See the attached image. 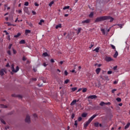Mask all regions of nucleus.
Wrapping results in <instances>:
<instances>
[{
    "instance_id": "1",
    "label": "nucleus",
    "mask_w": 130,
    "mask_h": 130,
    "mask_svg": "<svg viewBox=\"0 0 130 130\" xmlns=\"http://www.w3.org/2000/svg\"><path fill=\"white\" fill-rule=\"evenodd\" d=\"M96 116H98V114H94L93 115H92L88 120V121H87L85 123H84V127H87V126H88V125H89V124H90V123H91V122L92 121V120H93L94 118H95V117H96Z\"/></svg>"
},
{
    "instance_id": "2",
    "label": "nucleus",
    "mask_w": 130,
    "mask_h": 130,
    "mask_svg": "<svg viewBox=\"0 0 130 130\" xmlns=\"http://www.w3.org/2000/svg\"><path fill=\"white\" fill-rule=\"evenodd\" d=\"M108 18V17L106 16L97 17L94 21V23H98L99 22H102V21H106V20H107Z\"/></svg>"
},
{
    "instance_id": "3",
    "label": "nucleus",
    "mask_w": 130,
    "mask_h": 130,
    "mask_svg": "<svg viewBox=\"0 0 130 130\" xmlns=\"http://www.w3.org/2000/svg\"><path fill=\"white\" fill-rule=\"evenodd\" d=\"M11 70L13 73H17L19 71V67L17 66L16 68V70H15V68H14V66H12L11 67Z\"/></svg>"
},
{
    "instance_id": "4",
    "label": "nucleus",
    "mask_w": 130,
    "mask_h": 130,
    "mask_svg": "<svg viewBox=\"0 0 130 130\" xmlns=\"http://www.w3.org/2000/svg\"><path fill=\"white\" fill-rule=\"evenodd\" d=\"M105 59L106 60V61L109 62V61H113V58H111V57H109V56H106L105 58Z\"/></svg>"
},
{
    "instance_id": "5",
    "label": "nucleus",
    "mask_w": 130,
    "mask_h": 130,
    "mask_svg": "<svg viewBox=\"0 0 130 130\" xmlns=\"http://www.w3.org/2000/svg\"><path fill=\"white\" fill-rule=\"evenodd\" d=\"M111 103L110 102L105 103L104 102H102L100 103V106H104V105H110Z\"/></svg>"
},
{
    "instance_id": "6",
    "label": "nucleus",
    "mask_w": 130,
    "mask_h": 130,
    "mask_svg": "<svg viewBox=\"0 0 130 130\" xmlns=\"http://www.w3.org/2000/svg\"><path fill=\"white\" fill-rule=\"evenodd\" d=\"M31 121L30 119V116L29 115H27L26 118H25V122H27L28 123H30V122Z\"/></svg>"
},
{
    "instance_id": "7",
    "label": "nucleus",
    "mask_w": 130,
    "mask_h": 130,
    "mask_svg": "<svg viewBox=\"0 0 130 130\" xmlns=\"http://www.w3.org/2000/svg\"><path fill=\"white\" fill-rule=\"evenodd\" d=\"M90 21L91 20L89 19H86L85 20L82 21V24H89V23H90Z\"/></svg>"
},
{
    "instance_id": "8",
    "label": "nucleus",
    "mask_w": 130,
    "mask_h": 130,
    "mask_svg": "<svg viewBox=\"0 0 130 130\" xmlns=\"http://www.w3.org/2000/svg\"><path fill=\"white\" fill-rule=\"evenodd\" d=\"M97 98V96L95 95H89L88 96V99H96Z\"/></svg>"
},
{
    "instance_id": "9",
    "label": "nucleus",
    "mask_w": 130,
    "mask_h": 130,
    "mask_svg": "<svg viewBox=\"0 0 130 130\" xmlns=\"http://www.w3.org/2000/svg\"><path fill=\"white\" fill-rule=\"evenodd\" d=\"M106 17H108L107 20H110V22H113L114 19L112 17H111V16H106Z\"/></svg>"
},
{
    "instance_id": "10",
    "label": "nucleus",
    "mask_w": 130,
    "mask_h": 130,
    "mask_svg": "<svg viewBox=\"0 0 130 130\" xmlns=\"http://www.w3.org/2000/svg\"><path fill=\"white\" fill-rule=\"evenodd\" d=\"M6 72V71H5L4 69H2L0 71V75L1 76H4V75H5V73Z\"/></svg>"
},
{
    "instance_id": "11",
    "label": "nucleus",
    "mask_w": 130,
    "mask_h": 130,
    "mask_svg": "<svg viewBox=\"0 0 130 130\" xmlns=\"http://www.w3.org/2000/svg\"><path fill=\"white\" fill-rule=\"evenodd\" d=\"M101 72V68H98L95 70V72L97 75H99V73Z\"/></svg>"
},
{
    "instance_id": "12",
    "label": "nucleus",
    "mask_w": 130,
    "mask_h": 130,
    "mask_svg": "<svg viewBox=\"0 0 130 130\" xmlns=\"http://www.w3.org/2000/svg\"><path fill=\"white\" fill-rule=\"evenodd\" d=\"M78 101H77V100H73V101L72 102V103H71V105H75V104H76V103L77 102H78Z\"/></svg>"
},
{
    "instance_id": "13",
    "label": "nucleus",
    "mask_w": 130,
    "mask_h": 130,
    "mask_svg": "<svg viewBox=\"0 0 130 130\" xmlns=\"http://www.w3.org/2000/svg\"><path fill=\"white\" fill-rule=\"evenodd\" d=\"M29 33H31V30H29V29H26L25 31V34L26 35H28V34H29Z\"/></svg>"
},
{
    "instance_id": "14",
    "label": "nucleus",
    "mask_w": 130,
    "mask_h": 130,
    "mask_svg": "<svg viewBox=\"0 0 130 130\" xmlns=\"http://www.w3.org/2000/svg\"><path fill=\"white\" fill-rule=\"evenodd\" d=\"M118 56V52H117V51H116V50H115V53L114 55V57L115 58H116V57H117Z\"/></svg>"
},
{
    "instance_id": "15",
    "label": "nucleus",
    "mask_w": 130,
    "mask_h": 130,
    "mask_svg": "<svg viewBox=\"0 0 130 130\" xmlns=\"http://www.w3.org/2000/svg\"><path fill=\"white\" fill-rule=\"evenodd\" d=\"M94 126L95 127H99V122H96L94 123Z\"/></svg>"
},
{
    "instance_id": "16",
    "label": "nucleus",
    "mask_w": 130,
    "mask_h": 130,
    "mask_svg": "<svg viewBox=\"0 0 130 130\" xmlns=\"http://www.w3.org/2000/svg\"><path fill=\"white\" fill-rule=\"evenodd\" d=\"M26 42H25V40H22L19 42V44H25Z\"/></svg>"
},
{
    "instance_id": "17",
    "label": "nucleus",
    "mask_w": 130,
    "mask_h": 130,
    "mask_svg": "<svg viewBox=\"0 0 130 130\" xmlns=\"http://www.w3.org/2000/svg\"><path fill=\"white\" fill-rule=\"evenodd\" d=\"M20 36H21V33L18 32L17 35H15L14 36V38H18V37H20Z\"/></svg>"
},
{
    "instance_id": "18",
    "label": "nucleus",
    "mask_w": 130,
    "mask_h": 130,
    "mask_svg": "<svg viewBox=\"0 0 130 130\" xmlns=\"http://www.w3.org/2000/svg\"><path fill=\"white\" fill-rule=\"evenodd\" d=\"M99 49H100V47H96L95 49L93 50V51H95V52H99Z\"/></svg>"
},
{
    "instance_id": "19",
    "label": "nucleus",
    "mask_w": 130,
    "mask_h": 130,
    "mask_svg": "<svg viewBox=\"0 0 130 130\" xmlns=\"http://www.w3.org/2000/svg\"><path fill=\"white\" fill-rule=\"evenodd\" d=\"M87 115H88V114L87 113H83L82 114L81 116L82 117H87Z\"/></svg>"
},
{
    "instance_id": "20",
    "label": "nucleus",
    "mask_w": 130,
    "mask_h": 130,
    "mask_svg": "<svg viewBox=\"0 0 130 130\" xmlns=\"http://www.w3.org/2000/svg\"><path fill=\"white\" fill-rule=\"evenodd\" d=\"M26 24L29 26V27H33V24H32V23L29 22L28 21H26Z\"/></svg>"
},
{
    "instance_id": "21",
    "label": "nucleus",
    "mask_w": 130,
    "mask_h": 130,
    "mask_svg": "<svg viewBox=\"0 0 130 130\" xmlns=\"http://www.w3.org/2000/svg\"><path fill=\"white\" fill-rule=\"evenodd\" d=\"M56 29H58V28H61V24H58L55 26Z\"/></svg>"
},
{
    "instance_id": "22",
    "label": "nucleus",
    "mask_w": 130,
    "mask_h": 130,
    "mask_svg": "<svg viewBox=\"0 0 130 130\" xmlns=\"http://www.w3.org/2000/svg\"><path fill=\"white\" fill-rule=\"evenodd\" d=\"M130 123H127V124L125 126V129H127L128 127H129Z\"/></svg>"
},
{
    "instance_id": "23",
    "label": "nucleus",
    "mask_w": 130,
    "mask_h": 130,
    "mask_svg": "<svg viewBox=\"0 0 130 130\" xmlns=\"http://www.w3.org/2000/svg\"><path fill=\"white\" fill-rule=\"evenodd\" d=\"M94 16V13L93 12H91L89 15V18H92Z\"/></svg>"
},
{
    "instance_id": "24",
    "label": "nucleus",
    "mask_w": 130,
    "mask_h": 130,
    "mask_svg": "<svg viewBox=\"0 0 130 130\" xmlns=\"http://www.w3.org/2000/svg\"><path fill=\"white\" fill-rule=\"evenodd\" d=\"M54 4V1H51L49 4V6L51 7L52 5Z\"/></svg>"
},
{
    "instance_id": "25",
    "label": "nucleus",
    "mask_w": 130,
    "mask_h": 130,
    "mask_svg": "<svg viewBox=\"0 0 130 130\" xmlns=\"http://www.w3.org/2000/svg\"><path fill=\"white\" fill-rule=\"evenodd\" d=\"M116 100L117 101V102H121V99L120 98H117Z\"/></svg>"
},
{
    "instance_id": "26",
    "label": "nucleus",
    "mask_w": 130,
    "mask_h": 130,
    "mask_svg": "<svg viewBox=\"0 0 130 130\" xmlns=\"http://www.w3.org/2000/svg\"><path fill=\"white\" fill-rule=\"evenodd\" d=\"M43 55H44L45 57L48 56V54L47 52H44L43 53Z\"/></svg>"
},
{
    "instance_id": "27",
    "label": "nucleus",
    "mask_w": 130,
    "mask_h": 130,
    "mask_svg": "<svg viewBox=\"0 0 130 130\" xmlns=\"http://www.w3.org/2000/svg\"><path fill=\"white\" fill-rule=\"evenodd\" d=\"M117 26L118 27V28H120V29H121V28H122V24H117Z\"/></svg>"
},
{
    "instance_id": "28",
    "label": "nucleus",
    "mask_w": 130,
    "mask_h": 130,
    "mask_svg": "<svg viewBox=\"0 0 130 130\" xmlns=\"http://www.w3.org/2000/svg\"><path fill=\"white\" fill-rule=\"evenodd\" d=\"M70 9V6H65L63 8V10H68Z\"/></svg>"
},
{
    "instance_id": "29",
    "label": "nucleus",
    "mask_w": 130,
    "mask_h": 130,
    "mask_svg": "<svg viewBox=\"0 0 130 130\" xmlns=\"http://www.w3.org/2000/svg\"><path fill=\"white\" fill-rule=\"evenodd\" d=\"M42 23H44V20H41L40 22L39 23V25H42Z\"/></svg>"
},
{
    "instance_id": "30",
    "label": "nucleus",
    "mask_w": 130,
    "mask_h": 130,
    "mask_svg": "<svg viewBox=\"0 0 130 130\" xmlns=\"http://www.w3.org/2000/svg\"><path fill=\"white\" fill-rule=\"evenodd\" d=\"M69 83H70V80L67 79L64 81V84H68Z\"/></svg>"
},
{
    "instance_id": "31",
    "label": "nucleus",
    "mask_w": 130,
    "mask_h": 130,
    "mask_svg": "<svg viewBox=\"0 0 130 130\" xmlns=\"http://www.w3.org/2000/svg\"><path fill=\"white\" fill-rule=\"evenodd\" d=\"M81 30H82V28H78V30H77V34H79L81 32Z\"/></svg>"
},
{
    "instance_id": "32",
    "label": "nucleus",
    "mask_w": 130,
    "mask_h": 130,
    "mask_svg": "<svg viewBox=\"0 0 130 130\" xmlns=\"http://www.w3.org/2000/svg\"><path fill=\"white\" fill-rule=\"evenodd\" d=\"M101 31L104 35H105V29H102Z\"/></svg>"
},
{
    "instance_id": "33",
    "label": "nucleus",
    "mask_w": 130,
    "mask_h": 130,
    "mask_svg": "<svg viewBox=\"0 0 130 130\" xmlns=\"http://www.w3.org/2000/svg\"><path fill=\"white\" fill-rule=\"evenodd\" d=\"M93 46H94V43H91L90 44V46H89V49H91V48H92V47H93Z\"/></svg>"
},
{
    "instance_id": "34",
    "label": "nucleus",
    "mask_w": 130,
    "mask_h": 130,
    "mask_svg": "<svg viewBox=\"0 0 130 130\" xmlns=\"http://www.w3.org/2000/svg\"><path fill=\"white\" fill-rule=\"evenodd\" d=\"M87 88H84L83 89V90H82V92H83V93H85V92H86V91H87Z\"/></svg>"
},
{
    "instance_id": "35",
    "label": "nucleus",
    "mask_w": 130,
    "mask_h": 130,
    "mask_svg": "<svg viewBox=\"0 0 130 130\" xmlns=\"http://www.w3.org/2000/svg\"><path fill=\"white\" fill-rule=\"evenodd\" d=\"M1 108H7V106H5L4 105H1Z\"/></svg>"
},
{
    "instance_id": "36",
    "label": "nucleus",
    "mask_w": 130,
    "mask_h": 130,
    "mask_svg": "<svg viewBox=\"0 0 130 130\" xmlns=\"http://www.w3.org/2000/svg\"><path fill=\"white\" fill-rule=\"evenodd\" d=\"M77 87H73L72 88V92H75V91H76V90H77Z\"/></svg>"
},
{
    "instance_id": "37",
    "label": "nucleus",
    "mask_w": 130,
    "mask_h": 130,
    "mask_svg": "<svg viewBox=\"0 0 130 130\" xmlns=\"http://www.w3.org/2000/svg\"><path fill=\"white\" fill-rule=\"evenodd\" d=\"M74 125H75L76 126V127H77V126H78V121H77V120L75 121Z\"/></svg>"
},
{
    "instance_id": "38",
    "label": "nucleus",
    "mask_w": 130,
    "mask_h": 130,
    "mask_svg": "<svg viewBox=\"0 0 130 130\" xmlns=\"http://www.w3.org/2000/svg\"><path fill=\"white\" fill-rule=\"evenodd\" d=\"M12 50H13V54H16V53H17V51H16V50H15L14 49H13Z\"/></svg>"
},
{
    "instance_id": "39",
    "label": "nucleus",
    "mask_w": 130,
    "mask_h": 130,
    "mask_svg": "<svg viewBox=\"0 0 130 130\" xmlns=\"http://www.w3.org/2000/svg\"><path fill=\"white\" fill-rule=\"evenodd\" d=\"M24 6H29V2H26L24 3Z\"/></svg>"
},
{
    "instance_id": "40",
    "label": "nucleus",
    "mask_w": 130,
    "mask_h": 130,
    "mask_svg": "<svg viewBox=\"0 0 130 130\" xmlns=\"http://www.w3.org/2000/svg\"><path fill=\"white\" fill-rule=\"evenodd\" d=\"M64 75L65 76H68V71H67V70H66L65 71H64Z\"/></svg>"
},
{
    "instance_id": "41",
    "label": "nucleus",
    "mask_w": 130,
    "mask_h": 130,
    "mask_svg": "<svg viewBox=\"0 0 130 130\" xmlns=\"http://www.w3.org/2000/svg\"><path fill=\"white\" fill-rule=\"evenodd\" d=\"M1 122H2V123H3V124H6V121H5L4 119H1Z\"/></svg>"
},
{
    "instance_id": "42",
    "label": "nucleus",
    "mask_w": 130,
    "mask_h": 130,
    "mask_svg": "<svg viewBox=\"0 0 130 130\" xmlns=\"http://www.w3.org/2000/svg\"><path fill=\"white\" fill-rule=\"evenodd\" d=\"M12 46H13V45L12 44H10L9 46L8 47L9 49H11V48H12Z\"/></svg>"
},
{
    "instance_id": "43",
    "label": "nucleus",
    "mask_w": 130,
    "mask_h": 130,
    "mask_svg": "<svg viewBox=\"0 0 130 130\" xmlns=\"http://www.w3.org/2000/svg\"><path fill=\"white\" fill-rule=\"evenodd\" d=\"M4 33H5L6 35H9V32H8L7 30H4Z\"/></svg>"
},
{
    "instance_id": "44",
    "label": "nucleus",
    "mask_w": 130,
    "mask_h": 130,
    "mask_svg": "<svg viewBox=\"0 0 130 130\" xmlns=\"http://www.w3.org/2000/svg\"><path fill=\"white\" fill-rule=\"evenodd\" d=\"M7 53L9 54V55H11V53L10 50H8L7 51Z\"/></svg>"
},
{
    "instance_id": "45",
    "label": "nucleus",
    "mask_w": 130,
    "mask_h": 130,
    "mask_svg": "<svg viewBox=\"0 0 130 130\" xmlns=\"http://www.w3.org/2000/svg\"><path fill=\"white\" fill-rule=\"evenodd\" d=\"M112 74V71H108V75H111Z\"/></svg>"
},
{
    "instance_id": "46",
    "label": "nucleus",
    "mask_w": 130,
    "mask_h": 130,
    "mask_svg": "<svg viewBox=\"0 0 130 130\" xmlns=\"http://www.w3.org/2000/svg\"><path fill=\"white\" fill-rule=\"evenodd\" d=\"M111 46L113 49H115V46L113 45H111Z\"/></svg>"
},
{
    "instance_id": "47",
    "label": "nucleus",
    "mask_w": 130,
    "mask_h": 130,
    "mask_svg": "<svg viewBox=\"0 0 130 130\" xmlns=\"http://www.w3.org/2000/svg\"><path fill=\"white\" fill-rule=\"evenodd\" d=\"M116 91H117L116 89H113V90H112V93H114V92H115Z\"/></svg>"
},
{
    "instance_id": "48",
    "label": "nucleus",
    "mask_w": 130,
    "mask_h": 130,
    "mask_svg": "<svg viewBox=\"0 0 130 130\" xmlns=\"http://www.w3.org/2000/svg\"><path fill=\"white\" fill-rule=\"evenodd\" d=\"M43 66H44V67H47L48 64H46V63L44 62V63H43Z\"/></svg>"
},
{
    "instance_id": "49",
    "label": "nucleus",
    "mask_w": 130,
    "mask_h": 130,
    "mask_svg": "<svg viewBox=\"0 0 130 130\" xmlns=\"http://www.w3.org/2000/svg\"><path fill=\"white\" fill-rule=\"evenodd\" d=\"M35 6H36V7H39V4H38L37 3H35Z\"/></svg>"
},
{
    "instance_id": "50",
    "label": "nucleus",
    "mask_w": 130,
    "mask_h": 130,
    "mask_svg": "<svg viewBox=\"0 0 130 130\" xmlns=\"http://www.w3.org/2000/svg\"><path fill=\"white\" fill-rule=\"evenodd\" d=\"M82 120V117H80L78 118V121H81Z\"/></svg>"
},
{
    "instance_id": "51",
    "label": "nucleus",
    "mask_w": 130,
    "mask_h": 130,
    "mask_svg": "<svg viewBox=\"0 0 130 130\" xmlns=\"http://www.w3.org/2000/svg\"><path fill=\"white\" fill-rule=\"evenodd\" d=\"M32 13L33 14V15H36V12L34 11H32Z\"/></svg>"
},
{
    "instance_id": "52",
    "label": "nucleus",
    "mask_w": 130,
    "mask_h": 130,
    "mask_svg": "<svg viewBox=\"0 0 130 130\" xmlns=\"http://www.w3.org/2000/svg\"><path fill=\"white\" fill-rule=\"evenodd\" d=\"M33 115H34V117H35V118H36V117H37V115L36 114H34Z\"/></svg>"
},
{
    "instance_id": "53",
    "label": "nucleus",
    "mask_w": 130,
    "mask_h": 130,
    "mask_svg": "<svg viewBox=\"0 0 130 130\" xmlns=\"http://www.w3.org/2000/svg\"><path fill=\"white\" fill-rule=\"evenodd\" d=\"M26 58H25V56H23L22 58V60H23L24 61H25V60H26Z\"/></svg>"
},
{
    "instance_id": "54",
    "label": "nucleus",
    "mask_w": 130,
    "mask_h": 130,
    "mask_svg": "<svg viewBox=\"0 0 130 130\" xmlns=\"http://www.w3.org/2000/svg\"><path fill=\"white\" fill-rule=\"evenodd\" d=\"M32 81H37V78H32Z\"/></svg>"
},
{
    "instance_id": "55",
    "label": "nucleus",
    "mask_w": 130,
    "mask_h": 130,
    "mask_svg": "<svg viewBox=\"0 0 130 130\" xmlns=\"http://www.w3.org/2000/svg\"><path fill=\"white\" fill-rule=\"evenodd\" d=\"M116 69H117V66L114 67L113 70H114V71H115V70H116Z\"/></svg>"
},
{
    "instance_id": "56",
    "label": "nucleus",
    "mask_w": 130,
    "mask_h": 130,
    "mask_svg": "<svg viewBox=\"0 0 130 130\" xmlns=\"http://www.w3.org/2000/svg\"><path fill=\"white\" fill-rule=\"evenodd\" d=\"M51 62H54V60L53 59H51L50 60Z\"/></svg>"
},
{
    "instance_id": "57",
    "label": "nucleus",
    "mask_w": 130,
    "mask_h": 130,
    "mask_svg": "<svg viewBox=\"0 0 130 130\" xmlns=\"http://www.w3.org/2000/svg\"><path fill=\"white\" fill-rule=\"evenodd\" d=\"M6 67H7V68L10 67V64H9V63H8L6 64Z\"/></svg>"
},
{
    "instance_id": "58",
    "label": "nucleus",
    "mask_w": 130,
    "mask_h": 130,
    "mask_svg": "<svg viewBox=\"0 0 130 130\" xmlns=\"http://www.w3.org/2000/svg\"><path fill=\"white\" fill-rule=\"evenodd\" d=\"M99 126H100V127H103V126L102 125V124H101V123H100V124H99Z\"/></svg>"
},
{
    "instance_id": "59",
    "label": "nucleus",
    "mask_w": 130,
    "mask_h": 130,
    "mask_svg": "<svg viewBox=\"0 0 130 130\" xmlns=\"http://www.w3.org/2000/svg\"><path fill=\"white\" fill-rule=\"evenodd\" d=\"M113 84H117V81H114V82H113Z\"/></svg>"
},
{
    "instance_id": "60",
    "label": "nucleus",
    "mask_w": 130,
    "mask_h": 130,
    "mask_svg": "<svg viewBox=\"0 0 130 130\" xmlns=\"http://www.w3.org/2000/svg\"><path fill=\"white\" fill-rule=\"evenodd\" d=\"M63 61H60V62H59L60 64H62V63H63Z\"/></svg>"
},
{
    "instance_id": "61",
    "label": "nucleus",
    "mask_w": 130,
    "mask_h": 130,
    "mask_svg": "<svg viewBox=\"0 0 130 130\" xmlns=\"http://www.w3.org/2000/svg\"><path fill=\"white\" fill-rule=\"evenodd\" d=\"M74 117H75V115L73 114H72V119H74Z\"/></svg>"
},
{
    "instance_id": "62",
    "label": "nucleus",
    "mask_w": 130,
    "mask_h": 130,
    "mask_svg": "<svg viewBox=\"0 0 130 130\" xmlns=\"http://www.w3.org/2000/svg\"><path fill=\"white\" fill-rule=\"evenodd\" d=\"M43 83H46V80L43 79Z\"/></svg>"
},
{
    "instance_id": "63",
    "label": "nucleus",
    "mask_w": 130,
    "mask_h": 130,
    "mask_svg": "<svg viewBox=\"0 0 130 130\" xmlns=\"http://www.w3.org/2000/svg\"><path fill=\"white\" fill-rule=\"evenodd\" d=\"M18 97H19V98H22V95H18Z\"/></svg>"
},
{
    "instance_id": "64",
    "label": "nucleus",
    "mask_w": 130,
    "mask_h": 130,
    "mask_svg": "<svg viewBox=\"0 0 130 130\" xmlns=\"http://www.w3.org/2000/svg\"><path fill=\"white\" fill-rule=\"evenodd\" d=\"M119 106H122V103L119 104Z\"/></svg>"
}]
</instances>
